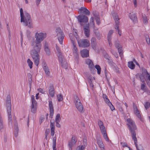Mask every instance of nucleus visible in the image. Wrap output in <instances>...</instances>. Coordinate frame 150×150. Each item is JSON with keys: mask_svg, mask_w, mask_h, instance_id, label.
I'll use <instances>...</instances> for the list:
<instances>
[{"mask_svg": "<svg viewBox=\"0 0 150 150\" xmlns=\"http://www.w3.org/2000/svg\"><path fill=\"white\" fill-rule=\"evenodd\" d=\"M88 76L87 77L88 80L91 88L93 89L94 87V85L93 84V82L95 80V78L94 77H93L92 76Z\"/></svg>", "mask_w": 150, "mask_h": 150, "instance_id": "nucleus-18", "label": "nucleus"}, {"mask_svg": "<svg viewBox=\"0 0 150 150\" xmlns=\"http://www.w3.org/2000/svg\"><path fill=\"white\" fill-rule=\"evenodd\" d=\"M27 62L28 64V66L30 68L32 69L33 67V62L30 60V59H28Z\"/></svg>", "mask_w": 150, "mask_h": 150, "instance_id": "nucleus-33", "label": "nucleus"}, {"mask_svg": "<svg viewBox=\"0 0 150 150\" xmlns=\"http://www.w3.org/2000/svg\"><path fill=\"white\" fill-rule=\"evenodd\" d=\"M139 76L138 77V76L136 78L137 79H139L142 82H144L145 81V79L144 76Z\"/></svg>", "mask_w": 150, "mask_h": 150, "instance_id": "nucleus-36", "label": "nucleus"}, {"mask_svg": "<svg viewBox=\"0 0 150 150\" xmlns=\"http://www.w3.org/2000/svg\"><path fill=\"white\" fill-rule=\"evenodd\" d=\"M21 17V21L23 22L24 25L28 26L29 28H33V23L31 18L28 13L25 12L24 14L23 13V10L21 8L20 10Z\"/></svg>", "mask_w": 150, "mask_h": 150, "instance_id": "nucleus-3", "label": "nucleus"}, {"mask_svg": "<svg viewBox=\"0 0 150 150\" xmlns=\"http://www.w3.org/2000/svg\"><path fill=\"white\" fill-rule=\"evenodd\" d=\"M56 136H55L52 139V148L53 150H56Z\"/></svg>", "mask_w": 150, "mask_h": 150, "instance_id": "nucleus-27", "label": "nucleus"}, {"mask_svg": "<svg viewBox=\"0 0 150 150\" xmlns=\"http://www.w3.org/2000/svg\"><path fill=\"white\" fill-rule=\"evenodd\" d=\"M32 76H29L28 77V83L30 87L32 83Z\"/></svg>", "mask_w": 150, "mask_h": 150, "instance_id": "nucleus-50", "label": "nucleus"}, {"mask_svg": "<svg viewBox=\"0 0 150 150\" xmlns=\"http://www.w3.org/2000/svg\"><path fill=\"white\" fill-rule=\"evenodd\" d=\"M6 105L7 109L8 114V124L12 125V120L11 115V103L10 97L9 96H7L6 99Z\"/></svg>", "mask_w": 150, "mask_h": 150, "instance_id": "nucleus-4", "label": "nucleus"}, {"mask_svg": "<svg viewBox=\"0 0 150 150\" xmlns=\"http://www.w3.org/2000/svg\"><path fill=\"white\" fill-rule=\"evenodd\" d=\"M44 50L46 55L49 56L50 55V52L49 48L48 43L45 42L44 45Z\"/></svg>", "mask_w": 150, "mask_h": 150, "instance_id": "nucleus-20", "label": "nucleus"}, {"mask_svg": "<svg viewBox=\"0 0 150 150\" xmlns=\"http://www.w3.org/2000/svg\"><path fill=\"white\" fill-rule=\"evenodd\" d=\"M32 49L31 51V55L35 65L38 66L39 63V53L42 47L41 43L32 41L31 42Z\"/></svg>", "mask_w": 150, "mask_h": 150, "instance_id": "nucleus-1", "label": "nucleus"}, {"mask_svg": "<svg viewBox=\"0 0 150 150\" xmlns=\"http://www.w3.org/2000/svg\"><path fill=\"white\" fill-rule=\"evenodd\" d=\"M72 43L73 45V52L75 57V60L77 61V63L78 64L79 62V55L77 48L76 47V45L75 42H73V41H72Z\"/></svg>", "mask_w": 150, "mask_h": 150, "instance_id": "nucleus-13", "label": "nucleus"}, {"mask_svg": "<svg viewBox=\"0 0 150 150\" xmlns=\"http://www.w3.org/2000/svg\"><path fill=\"white\" fill-rule=\"evenodd\" d=\"M127 125L128 126L130 131L132 139L134 141V144L138 150H139L137 146V138L136 137V133L135 130L137 129L135 122L131 119L128 118L127 120Z\"/></svg>", "mask_w": 150, "mask_h": 150, "instance_id": "nucleus-2", "label": "nucleus"}, {"mask_svg": "<svg viewBox=\"0 0 150 150\" xmlns=\"http://www.w3.org/2000/svg\"><path fill=\"white\" fill-rule=\"evenodd\" d=\"M86 63L88 66V67L91 71H94L95 72H96L94 68V65L92 61L90 59H87L86 61Z\"/></svg>", "mask_w": 150, "mask_h": 150, "instance_id": "nucleus-14", "label": "nucleus"}, {"mask_svg": "<svg viewBox=\"0 0 150 150\" xmlns=\"http://www.w3.org/2000/svg\"><path fill=\"white\" fill-rule=\"evenodd\" d=\"M100 129L102 134L103 133H105L106 132V130L105 129V127L104 126L100 127Z\"/></svg>", "mask_w": 150, "mask_h": 150, "instance_id": "nucleus-43", "label": "nucleus"}, {"mask_svg": "<svg viewBox=\"0 0 150 150\" xmlns=\"http://www.w3.org/2000/svg\"><path fill=\"white\" fill-rule=\"evenodd\" d=\"M95 68L97 70V73L98 74H100L101 68L99 65H96L95 66Z\"/></svg>", "mask_w": 150, "mask_h": 150, "instance_id": "nucleus-31", "label": "nucleus"}, {"mask_svg": "<svg viewBox=\"0 0 150 150\" xmlns=\"http://www.w3.org/2000/svg\"><path fill=\"white\" fill-rule=\"evenodd\" d=\"M49 93L50 96L52 97H53L54 96V91L53 85L52 84H50L49 88Z\"/></svg>", "mask_w": 150, "mask_h": 150, "instance_id": "nucleus-17", "label": "nucleus"}, {"mask_svg": "<svg viewBox=\"0 0 150 150\" xmlns=\"http://www.w3.org/2000/svg\"><path fill=\"white\" fill-rule=\"evenodd\" d=\"M144 106L146 109H148L150 106V103L149 102H146L144 104Z\"/></svg>", "mask_w": 150, "mask_h": 150, "instance_id": "nucleus-49", "label": "nucleus"}, {"mask_svg": "<svg viewBox=\"0 0 150 150\" xmlns=\"http://www.w3.org/2000/svg\"><path fill=\"white\" fill-rule=\"evenodd\" d=\"M85 148V146L84 145H82L79 146L76 148V150H84Z\"/></svg>", "mask_w": 150, "mask_h": 150, "instance_id": "nucleus-37", "label": "nucleus"}, {"mask_svg": "<svg viewBox=\"0 0 150 150\" xmlns=\"http://www.w3.org/2000/svg\"><path fill=\"white\" fill-rule=\"evenodd\" d=\"M84 30H86V29L90 30L89 25L88 23L86 24L83 26Z\"/></svg>", "mask_w": 150, "mask_h": 150, "instance_id": "nucleus-46", "label": "nucleus"}, {"mask_svg": "<svg viewBox=\"0 0 150 150\" xmlns=\"http://www.w3.org/2000/svg\"><path fill=\"white\" fill-rule=\"evenodd\" d=\"M121 144L123 147V148L126 147H128L127 144L126 142H121Z\"/></svg>", "mask_w": 150, "mask_h": 150, "instance_id": "nucleus-55", "label": "nucleus"}, {"mask_svg": "<svg viewBox=\"0 0 150 150\" xmlns=\"http://www.w3.org/2000/svg\"><path fill=\"white\" fill-rule=\"evenodd\" d=\"M57 98L59 101H60L63 100V96L61 94L57 96Z\"/></svg>", "mask_w": 150, "mask_h": 150, "instance_id": "nucleus-48", "label": "nucleus"}, {"mask_svg": "<svg viewBox=\"0 0 150 150\" xmlns=\"http://www.w3.org/2000/svg\"><path fill=\"white\" fill-rule=\"evenodd\" d=\"M77 40L78 45L80 47L85 48L90 46L89 41L87 39H80Z\"/></svg>", "mask_w": 150, "mask_h": 150, "instance_id": "nucleus-8", "label": "nucleus"}, {"mask_svg": "<svg viewBox=\"0 0 150 150\" xmlns=\"http://www.w3.org/2000/svg\"><path fill=\"white\" fill-rule=\"evenodd\" d=\"M74 101L76 108L80 112H84V110L83 109V105L77 96L74 97Z\"/></svg>", "mask_w": 150, "mask_h": 150, "instance_id": "nucleus-6", "label": "nucleus"}, {"mask_svg": "<svg viewBox=\"0 0 150 150\" xmlns=\"http://www.w3.org/2000/svg\"><path fill=\"white\" fill-rule=\"evenodd\" d=\"M69 36L71 41V43H72V41H73V42H75V39L74 38H73V35L72 33H70L69 34Z\"/></svg>", "mask_w": 150, "mask_h": 150, "instance_id": "nucleus-52", "label": "nucleus"}, {"mask_svg": "<svg viewBox=\"0 0 150 150\" xmlns=\"http://www.w3.org/2000/svg\"><path fill=\"white\" fill-rule=\"evenodd\" d=\"M79 12L80 13L83 14L87 15L90 14V11L86 8L84 7H81L79 10Z\"/></svg>", "mask_w": 150, "mask_h": 150, "instance_id": "nucleus-16", "label": "nucleus"}, {"mask_svg": "<svg viewBox=\"0 0 150 150\" xmlns=\"http://www.w3.org/2000/svg\"><path fill=\"white\" fill-rule=\"evenodd\" d=\"M94 18L92 17H91L90 21V24L92 25L93 27H94L95 24L94 22Z\"/></svg>", "mask_w": 150, "mask_h": 150, "instance_id": "nucleus-42", "label": "nucleus"}, {"mask_svg": "<svg viewBox=\"0 0 150 150\" xmlns=\"http://www.w3.org/2000/svg\"><path fill=\"white\" fill-rule=\"evenodd\" d=\"M112 16L114 18V20H115L116 25H118L119 23V18H118V17L117 14L116 13H114L112 15Z\"/></svg>", "mask_w": 150, "mask_h": 150, "instance_id": "nucleus-24", "label": "nucleus"}, {"mask_svg": "<svg viewBox=\"0 0 150 150\" xmlns=\"http://www.w3.org/2000/svg\"><path fill=\"white\" fill-rule=\"evenodd\" d=\"M142 75H149L146 70L144 68H142Z\"/></svg>", "mask_w": 150, "mask_h": 150, "instance_id": "nucleus-34", "label": "nucleus"}, {"mask_svg": "<svg viewBox=\"0 0 150 150\" xmlns=\"http://www.w3.org/2000/svg\"><path fill=\"white\" fill-rule=\"evenodd\" d=\"M15 130L14 131V134L15 136L16 137L18 136V127L17 124H15Z\"/></svg>", "mask_w": 150, "mask_h": 150, "instance_id": "nucleus-29", "label": "nucleus"}, {"mask_svg": "<svg viewBox=\"0 0 150 150\" xmlns=\"http://www.w3.org/2000/svg\"><path fill=\"white\" fill-rule=\"evenodd\" d=\"M98 122L99 128L102 127L104 126L103 123L100 120H98Z\"/></svg>", "mask_w": 150, "mask_h": 150, "instance_id": "nucleus-44", "label": "nucleus"}, {"mask_svg": "<svg viewBox=\"0 0 150 150\" xmlns=\"http://www.w3.org/2000/svg\"><path fill=\"white\" fill-rule=\"evenodd\" d=\"M118 52L119 53V55L120 57L122 58L123 56V54L122 53V50L120 48H118Z\"/></svg>", "mask_w": 150, "mask_h": 150, "instance_id": "nucleus-45", "label": "nucleus"}, {"mask_svg": "<svg viewBox=\"0 0 150 150\" xmlns=\"http://www.w3.org/2000/svg\"><path fill=\"white\" fill-rule=\"evenodd\" d=\"M146 40L147 43L149 45L150 43V39L148 35H146L145 36Z\"/></svg>", "mask_w": 150, "mask_h": 150, "instance_id": "nucleus-47", "label": "nucleus"}, {"mask_svg": "<svg viewBox=\"0 0 150 150\" xmlns=\"http://www.w3.org/2000/svg\"><path fill=\"white\" fill-rule=\"evenodd\" d=\"M108 105L110 107V108L112 111L115 109L114 107V106L112 105L111 103H109Z\"/></svg>", "mask_w": 150, "mask_h": 150, "instance_id": "nucleus-56", "label": "nucleus"}, {"mask_svg": "<svg viewBox=\"0 0 150 150\" xmlns=\"http://www.w3.org/2000/svg\"><path fill=\"white\" fill-rule=\"evenodd\" d=\"M102 134H103V137L104 139H105V140L106 141L108 142L109 141V139L108 137L106 132L105 133H102Z\"/></svg>", "mask_w": 150, "mask_h": 150, "instance_id": "nucleus-35", "label": "nucleus"}, {"mask_svg": "<svg viewBox=\"0 0 150 150\" xmlns=\"http://www.w3.org/2000/svg\"><path fill=\"white\" fill-rule=\"evenodd\" d=\"M134 111L135 115L141 120V116L139 111L138 110L137 107L133 105Z\"/></svg>", "mask_w": 150, "mask_h": 150, "instance_id": "nucleus-19", "label": "nucleus"}, {"mask_svg": "<svg viewBox=\"0 0 150 150\" xmlns=\"http://www.w3.org/2000/svg\"><path fill=\"white\" fill-rule=\"evenodd\" d=\"M46 37L47 34L46 33L37 32L35 36V40L33 41L41 43Z\"/></svg>", "mask_w": 150, "mask_h": 150, "instance_id": "nucleus-5", "label": "nucleus"}, {"mask_svg": "<svg viewBox=\"0 0 150 150\" xmlns=\"http://www.w3.org/2000/svg\"><path fill=\"white\" fill-rule=\"evenodd\" d=\"M105 75H107V74H109V73L108 72V71L107 70L106 68L105 67Z\"/></svg>", "mask_w": 150, "mask_h": 150, "instance_id": "nucleus-62", "label": "nucleus"}, {"mask_svg": "<svg viewBox=\"0 0 150 150\" xmlns=\"http://www.w3.org/2000/svg\"><path fill=\"white\" fill-rule=\"evenodd\" d=\"M58 40L61 44H62L64 35L62 30L59 28H57L56 30Z\"/></svg>", "mask_w": 150, "mask_h": 150, "instance_id": "nucleus-7", "label": "nucleus"}, {"mask_svg": "<svg viewBox=\"0 0 150 150\" xmlns=\"http://www.w3.org/2000/svg\"><path fill=\"white\" fill-rule=\"evenodd\" d=\"M77 142V137L74 135H72L71 139L68 142V146L69 150H72V147L76 145Z\"/></svg>", "mask_w": 150, "mask_h": 150, "instance_id": "nucleus-10", "label": "nucleus"}, {"mask_svg": "<svg viewBox=\"0 0 150 150\" xmlns=\"http://www.w3.org/2000/svg\"><path fill=\"white\" fill-rule=\"evenodd\" d=\"M128 67L131 69H134L135 68V65L132 61L128 62Z\"/></svg>", "mask_w": 150, "mask_h": 150, "instance_id": "nucleus-28", "label": "nucleus"}, {"mask_svg": "<svg viewBox=\"0 0 150 150\" xmlns=\"http://www.w3.org/2000/svg\"><path fill=\"white\" fill-rule=\"evenodd\" d=\"M95 19L98 25H99L100 23V18L98 16H97L95 17Z\"/></svg>", "mask_w": 150, "mask_h": 150, "instance_id": "nucleus-54", "label": "nucleus"}, {"mask_svg": "<svg viewBox=\"0 0 150 150\" xmlns=\"http://www.w3.org/2000/svg\"><path fill=\"white\" fill-rule=\"evenodd\" d=\"M105 102L108 105L109 103H111L109 100L108 98L104 100Z\"/></svg>", "mask_w": 150, "mask_h": 150, "instance_id": "nucleus-63", "label": "nucleus"}, {"mask_svg": "<svg viewBox=\"0 0 150 150\" xmlns=\"http://www.w3.org/2000/svg\"><path fill=\"white\" fill-rule=\"evenodd\" d=\"M49 107L50 109V116L51 118H52L53 116L54 110L53 104L52 101H49Z\"/></svg>", "mask_w": 150, "mask_h": 150, "instance_id": "nucleus-15", "label": "nucleus"}, {"mask_svg": "<svg viewBox=\"0 0 150 150\" xmlns=\"http://www.w3.org/2000/svg\"><path fill=\"white\" fill-rule=\"evenodd\" d=\"M60 115L59 114H57L55 117V121L57 122H60Z\"/></svg>", "mask_w": 150, "mask_h": 150, "instance_id": "nucleus-41", "label": "nucleus"}, {"mask_svg": "<svg viewBox=\"0 0 150 150\" xmlns=\"http://www.w3.org/2000/svg\"><path fill=\"white\" fill-rule=\"evenodd\" d=\"M113 33V31L112 30H110L109 33H108V39H111V35L112 34V33Z\"/></svg>", "mask_w": 150, "mask_h": 150, "instance_id": "nucleus-39", "label": "nucleus"}, {"mask_svg": "<svg viewBox=\"0 0 150 150\" xmlns=\"http://www.w3.org/2000/svg\"><path fill=\"white\" fill-rule=\"evenodd\" d=\"M123 150H130V148L129 147H126L124 148H123Z\"/></svg>", "mask_w": 150, "mask_h": 150, "instance_id": "nucleus-64", "label": "nucleus"}, {"mask_svg": "<svg viewBox=\"0 0 150 150\" xmlns=\"http://www.w3.org/2000/svg\"><path fill=\"white\" fill-rule=\"evenodd\" d=\"M77 18L81 26L83 25V23H86L88 21V17L85 15H79L77 16Z\"/></svg>", "mask_w": 150, "mask_h": 150, "instance_id": "nucleus-11", "label": "nucleus"}, {"mask_svg": "<svg viewBox=\"0 0 150 150\" xmlns=\"http://www.w3.org/2000/svg\"><path fill=\"white\" fill-rule=\"evenodd\" d=\"M96 38L94 37H92L91 39V43H96Z\"/></svg>", "mask_w": 150, "mask_h": 150, "instance_id": "nucleus-59", "label": "nucleus"}, {"mask_svg": "<svg viewBox=\"0 0 150 150\" xmlns=\"http://www.w3.org/2000/svg\"><path fill=\"white\" fill-rule=\"evenodd\" d=\"M91 44L93 49L94 50H96L97 45V43H91Z\"/></svg>", "mask_w": 150, "mask_h": 150, "instance_id": "nucleus-53", "label": "nucleus"}, {"mask_svg": "<svg viewBox=\"0 0 150 150\" xmlns=\"http://www.w3.org/2000/svg\"><path fill=\"white\" fill-rule=\"evenodd\" d=\"M50 127L51 129V136L53 137L54 134L55 125L54 123L50 121Z\"/></svg>", "mask_w": 150, "mask_h": 150, "instance_id": "nucleus-22", "label": "nucleus"}, {"mask_svg": "<svg viewBox=\"0 0 150 150\" xmlns=\"http://www.w3.org/2000/svg\"><path fill=\"white\" fill-rule=\"evenodd\" d=\"M81 54L82 57H87L89 56V51L87 49H84L81 51Z\"/></svg>", "mask_w": 150, "mask_h": 150, "instance_id": "nucleus-21", "label": "nucleus"}, {"mask_svg": "<svg viewBox=\"0 0 150 150\" xmlns=\"http://www.w3.org/2000/svg\"><path fill=\"white\" fill-rule=\"evenodd\" d=\"M111 52L112 53V54L114 55V56L116 57H118V56L117 54L115 52H114L113 50H112Z\"/></svg>", "mask_w": 150, "mask_h": 150, "instance_id": "nucleus-57", "label": "nucleus"}, {"mask_svg": "<svg viewBox=\"0 0 150 150\" xmlns=\"http://www.w3.org/2000/svg\"><path fill=\"white\" fill-rule=\"evenodd\" d=\"M98 144L101 150H105L104 145L100 139H98L97 141Z\"/></svg>", "mask_w": 150, "mask_h": 150, "instance_id": "nucleus-23", "label": "nucleus"}, {"mask_svg": "<svg viewBox=\"0 0 150 150\" xmlns=\"http://www.w3.org/2000/svg\"><path fill=\"white\" fill-rule=\"evenodd\" d=\"M115 29L118 32V34L120 35H121V32L120 31L119 29L118 25H117L115 26Z\"/></svg>", "mask_w": 150, "mask_h": 150, "instance_id": "nucleus-51", "label": "nucleus"}, {"mask_svg": "<svg viewBox=\"0 0 150 150\" xmlns=\"http://www.w3.org/2000/svg\"><path fill=\"white\" fill-rule=\"evenodd\" d=\"M59 60L61 62L62 66L64 68L66 69L67 67V64L65 61L64 56L62 55V53L57 54Z\"/></svg>", "mask_w": 150, "mask_h": 150, "instance_id": "nucleus-9", "label": "nucleus"}, {"mask_svg": "<svg viewBox=\"0 0 150 150\" xmlns=\"http://www.w3.org/2000/svg\"><path fill=\"white\" fill-rule=\"evenodd\" d=\"M84 31L85 36L87 37H89L90 35V30L86 29L84 30Z\"/></svg>", "mask_w": 150, "mask_h": 150, "instance_id": "nucleus-40", "label": "nucleus"}, {"mask_svg": "<svg viewBox=\"0 0 150 150\" xmlns=\"http://www.w3.org/2000/svg\"><path fill=\"white\" fill-rule=\"evenodd\" d=\"M50 131L49 129H46L45 133L46 135H48L50 132Z\"/></svg>", "mask_w": 150, "mask_h": 150, "instance_id": "nucleus-58", "label": "nucleus"}, {"mask_svg": "<svg viewBox=\"0 0 150 150\" xmlns=\"http://www.w3.org/2000/svg\"><path fill=\"white\" fill-rule=\"evenodd\" d=\"M94 33L97 39L99 40L101 39V36L99 32L97 30L94 31Z\"/></svg>", "mask_w": 150, "mask_h": 150, "instance_id": "nucleus-30", "label": "nucleus"}, {"mask_svg": "<svg viewBox=\"0 0 150 150\" xmlns=\"http://www.w3.org/2000/svg\"><path fill=\"white\" fill-rule=\"evenodd\" d=\"M145 87V84H142L141 86V89L142 90H143L144 91H145L146 89L144 88Z\"/></svg>", "mask_w": 150, "mask_h": 150, "instance_id": "nucleus-60", "label": "nucleus"}, {"mask_svg": "<svg viewBox=\"0 0 150 150\" xmlns=\"http://www.w3.org/2000/svg\"><path fill=\"white\" fill-rule=\"evenodd\" d=\"M130 19L134 22H136L137 21V17L135 14L130 13L129 15Z\"/></svg>", "mask_w": 150, "mask_h": 150, "instance_id": "nucleus-25", "label": "nucleus"}, {"mask_svg": "<svg viewBox=\"0 0 150 150\" xmlns=\"http://www.w3.org/2000/svg\"><path fill=\"white\" fill-rule=\"evenodd\" d=\"M115 47L117 48H120V49H121L122 47L121 45H120L119 42L117 40L115 42Z\"/></svg>", "mask_w": 150, "mask_h": 150, "instance_id": "nucleus-32", "label": "nucleus"}, {"mask_svg": "<svg viewBox=\"0 0 150 150\" xmlns=\"http://www.w3.org/2000/svg\"><path fill=\"white\" fill-rule=\"evenodd\" d=\"M56 48L57 49V54H59V53H62L61 52L60 50V49H59V47L57 46V45H56Z\"/></svg>", "mask_w": 150, "mask_h": 150, "instance_id": "nucleus-61", "label": "nucleus"}, {"mask_svg": "<svg viewBox=\"0 0 150 150\" xmlns=\"http://www.w3.org/2000/svg\"><path fill=\"white\" fill-rule=\"evenodd\" d=\"M44 70L46 74H50V70L48 67L47 66V65L44 63L43 65Z\"/></svg>", "mask_w": 150, "mask_h": 150, "instance_id": "nucleus-26", "label": "nucleus"}, {"mask_svg": "<svg viewBox=\"0 0 150 150\" xmlns=\"http://www.w3.org/2000/svg\"><path fill=\"white\" fill-rule=\"evenodd\" d=\"M143 23L146 24L148 22L147 17L145 15H143Z\"/></svg>", "mask_w": 150, "mask_h": 150, "instance_id": "nucleus-38", "label": "nucleus"}, {"mask_svg": "<svg viewBox=\"0 0 150 150\" xmlns=\"http://www.w3.org/2000/svg\"><path fill=\"white\" fill-rule=\"evenodd\" d=\"M32 105L31 111L33 113L36 112L37 109V103L35 100V96L33 95L31 96Z\"/></svg>", "mask_w": 150, "mask_h": 150, "instance_id": "nucleus-12", "label": "nucleus"}]
</instances>
